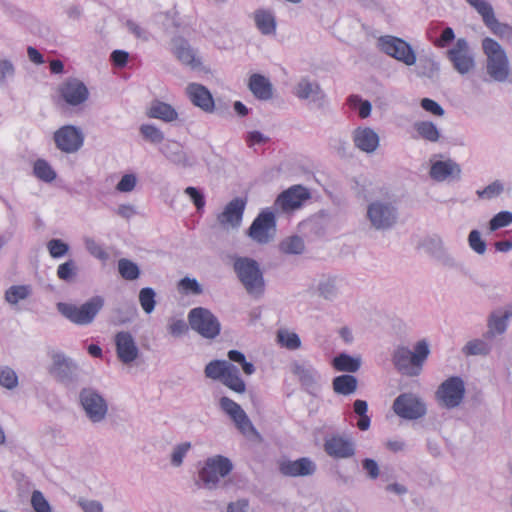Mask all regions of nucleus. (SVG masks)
<instances>
[{"mask_svg":"<svg viewBox=\"0 0 512 512\" xmlns=\"http://www.w3.org/2000/svg\"><path fill=\"white\" fill-rule=\"evenodd\" d=\"M413 127L417 136L425 141L437 143L441 139V132L432 121H417Z\"/></svg>","mask_w":512,"mask_h":512,"instance_id":"e433bc0d","label":"nucleus"},{"mask_svg":"<svg viewBox=\"0 0 512 512\" xmlns=\"http://www.w3.org/2000/svg\"><path fill=\"white\" fill-rule=\"evenodd\" d=\"M281 474L289 477L311 476L316 471V464L308 457L297 460H282L279 462Z\"/></svg>","mask_w":512,"mask_h":512,"instance_id":"393cba45","label":"nucleus"},{"mask_svg":"<svg viewBox=\"0 0 512 512\" xmlns=\"http://www.w3.org/2000/svg\"><path fill=\"white\" fill-rule=\"evenodd\" d=\"M234 270L246 292L253 297H260L264 292L265 281L259 264L248 257L237 258Z\"/></svg>","mask_w":512,"mask_h":512,"instance_id":"39448f33","label":"nucleus"},{"mask_svg":"<svg viewBox=\"0 0 512 512\" xmlns=\"http://www.w3.org/2000/svg\"><path fill=\"white\" fill-rule=\"evenodd\" d=\"M156 293L153 288L145 287L139 292V303L146 314H151L156 306Z\"/></svg>","mask_w":512,"mask_h":512,"instance_id":"3c124183","label":"nucleus"},{"mask_svg":"<svg viewBox=\"0 0 512 512\" xmlns=\"http://www.w3.org/2000/svg\"><path fill=\"white\" fill-rule=\"evenodd\" d=\"M342 280L336 276L324 275L317 284V293L327 301H334L340 295Z\"/></svg>","mask_w":512,"mask_h":512,"instance_id":"2f4dec72","label":"nucleus"},{"mask_svg":"<svg viewBox=\"0 0 512 512\" xmlns=\"http://www.w3.org/2000/svg\"><path fill=\"white\" fill-rule=\"evenodd\" d=\"M380 49L390 57L412 66L416 62V54L409 43L394 36H383L379 39Z\"/></svg>","mask_w":512,"mask_h":512,"instance_id":"f8f14e48","label":"nucleus"},{"mask_svg":"<svg viewBox=\"0 0 512 512\" xmlns=\"http://www.w3.org/2000/svg\"><path fill=\"white\" fill-rule=\"evenodd\" d=\"M228 361L235 362L241 365L243 372L246 375H252L255 373L256 368L253 363L246 360L245 355L238 350H229L227 353Z\"/></svg>","mask_w":512,"mask_h":512,"instance_id":"5fc2aeb1","label":"nucleus"},{"mask_svg":"<svg viewBox=\"0 0 512 512\" xmlns=\"http://www.w3.org/2000/svg\"><path fill=\"white\" fill-rule=\"evenodd\" d=\"M429 354V343L426 339H422L414 345L413 350L405 346L395 349L392 361L396 369L403 375L414 377L421 373Z\"/></svg>","mask_w":512,"mask_h":512,"instance_id":"f257e3e1","label":"nucleus"},{"mask_svg":"<svg viewBox=\"0 0 512 512\" xmlns=\"http://www.w3.org/2000/svg\"><path fill=\"white\" fill-rule=\"evenodd\" d=\"M248 87L259 100L267 101L273 97V85L264 75L252 74L249 78Z\"/></svg>","mask_w":512,"mask_h":512,"instance_id":"c756f323","label":"nucleus"},{"mask_svg":"<svg viewBox=\"0 0 512 512\" xmlns=\"http://www.w3.org/2000/svg\"><path fill=\"white\" fill-rule=\"evenodd\" d=\"M491 351V345L483 339L468 341L462 348L465 356H487Z\"/></svg>","mask_w":512,"mask_h":512,"instance_id":"a19ab883","label":"nucleus"},{"mask_svg":"<svg viewBox=\"0 0 512 512\" xmlns=\"http://www.w3.org/2000/svg\"><path fill=\"white\" fill-rule=\"evenodd\" d=\"M275 216L271 211H263L253 221L249 228V236L260 244H266L273 238Z\"/></svg>","mask_w":512,"mask_h":512,"instance_id":"4468645a","label":"nucleus"},{"mask_svg":"<svg viewBox=\"0 0 512 512\" xmlns=\"http://www.w3.org/2000/svg\"><path fill=\"white\" fill-rule=\"evenodd\" d=\"M59 93L63 100L71 106L82 104L89 96L86 85L76 78H69L64 81L59 88Z\"/></svg>","mask_w":512,"mask_h":512,"instance_id":"6ab92c4d","label":"nucleus"},{"mask_svg":"<svg viewBox=\"0 0 512 512\" xmlns=\"http://www.w3.org/2000/svg\"><path fill=\"white\" fill-rule=\"evenodd\" d=\"M481 47L486 56L487 74L496 82H505L510 73L509 59L505 50L491 37L483 38Z\"/></svg>","mask_w":512,"mask_h":512,"instance_id":"7ed1b4c3","label":"nucleus"},{"mask_svg":"<svg viewBox=\"0 0 512 512\" xmlns=\"http://www.w3.org/2000/svg\"><path fill=\"white\" fill-rule=\"evenodd\" d=\"M137 184V177L135 174H125L116 185V190L121 193H128L134 190Z\"/></svg>","mask_w":512,"mask_h":512,"instance_id":"69168bd1","label":"nucleus"},{"mask_svg":"<svg viewBox=\"0 0 512 512\" xmlns=\"http://www.w3.org/2000/svg\"><path fill=\"white\" fill-rule=\"evenodd\" d=\"M484 25L497 37L512 42V26L499 22L496 18L494 8L491 7L479 14Z\"/></svg>","mask_w":512,"mask_h":512,"instance_id":"c85d7f7f","label":"nucleus"},{"mask_svg":"<svg viewBox=\"0 0 512 512\" xmlns=\"http://www.w3.org/2000/svg\"><path fill=\"white\" fill-rule=\"evenodd\" d=\"M465 395L464 381L458 376L446 379L438 387L435 396L440 406L453 409L461 404Z\"/></svg>","mask_w":512,"mask_h":512,"instance_id":"9d476101","label":"nucleus"},{"mask_svg":"<svg viewBox=\"0 0 512 512\" xmlns=\"http://www.w3.org/2000/svg\"><path fill=\"white\" fill-rule=\"evenodd\" d=\"M446 56L454 70L461 75L468 74L475 69V56L465 38H458L453 47L447 50Z\"/></svg>","mask_w":512,"mask_h":512,"instance_id":"1a4fd4ad","label":"nucleus"},{"mask_svg":"<svg viewBox=\"0 0 512 512\" xmlns=\"http://www.w3.org/2000/svg\"><path fill=\"white\" fill-rule=\"evenodd\" d=\"M309 198L310 193L305 187L294 185L277 197L274 206L283 212L293 211L300 208Z\"/></svg>","mask_w":512,"mask_h":512,"instance_id":"dca6fc26","label":"nucleus"},{"mask_svg":"<svg viewBox=\"0 0 512 512\" xmlns=\"http://www.w3.org/2000/svg\"><path fill=\"white\" fill-rule=\"evenodd\" d=\"M233 470L231 460L222 455L208 457L198 472L203 487L208 490L217 489L221 480L228 476Z\"/></svg>","mask_w":512,"mask_h":512,"instance_id":"423d86ee","label":"nucleus"},{"mask_svg":"<svg viewBox=\"0 0 512 512\" xmlns=\"http://www.w3.org/2000/svg\"><path fill=\"white\" fill-rule=\"evenodd\" d=\"M47 247L50 255L53 258H60L64 256L69 250V246L60 239L50 240L47 244Z\"/></svg>","mask_w":512,"mask_h":512,"instance_id":"0e129e2a","label":"nucleus"},{"mask_svg":"<svg viewBox=\"0 0 512 512\" xmlns=\"http://www.w3.org/2000/svg\"><path fill=\"white\" fill-rule=\"evenodd\" d=\"M429 175L437 182H444L449 179L458 180L461 175V167L451 159L437 160L432 162Z\"/></svg>","mask_w":512,"mask_h":512,"instance_id":"bb28decb","label":"nucleus"},{"mask_svg":"<svg viewBox=\"0 0 512 512\" xmlns=\"http://www.w3.org/2000/svg\"><path fill=\"white\" fill-rule=\"evenodd\" d=\"M293 94L300 100L309 101L318 107L324 105L326 95L316 81L301 78L293 89Z\"/></svg>","mask_w":512,"mask_h":512,"instance_id":"aec40b11","label":"nucleus"},{"mask_svg":"<svg viewBox=\"0 0 512 512\" xmlns=\"http://www.w3.org/2000/svg\"><path fill=\"white\" fill-rule=\"evenodd\" d=\"M188 322L193 331L208 340L215 339L221 332V324L218 318L204 307L191 309L188 313Z\"/></svg>","mask_w":512,"mask_h":512,"instance_id":"0eeeda50","label":"nucleus"},{"mask_svg":"<svg viewBox=\"0 0 512 512\" xmlns=\"http://www.w3.org/2000/svg\"><path fill=\"white\" fill-rule=\"evenodd\" d=\"M393 410L399 417L407 420H417L427 412L424 401L413 393L400 394L393 402Z\"/></svg>","mask_w":512,"mask_h":512,"instance_id":"ddd939ff","label":"nucleus"},{"mask_svg":"<svg viewBox=\"0 0 512 512\" xmlns=\"http://www.w3.org/2000/svg\"><path fill=\"white\" fill-rule=\"evenodd\" d=\"M254 21L257 29L263 35H274L276 32V19L269 10L259 9L254 13Z\"/></svg>","mask_w":512,"mask_h":512,"instance_id":"f704fd0d","label":"nucleus"},{"mask_svg":"<svg viewBox=\"0 0 512 512\" xmlns=\"http://www.w3.org/2000/svg\"><path fill=\"white\" fill-rule=\"evenodd\" d=\"M246 202L242 198L231 200L217 216L219 224L226 228H238L241 225Z\"/></svg>","mask_w":512,"mask_h":512,"instance_id":"5701e85b","label":"nucleus"},{"mask_svg":"<svg viewBox=\"0 0 512 512\" xmlns=\"http://www.w3.org/2000/svg\"><path fill=\"white\" fill-rule=\"evenodd\" d=\"M31 505L35 512H51V506L44 497L43 493L35 490L31 496Z\"/></svg>","mask_w":512,"mask_h":512,"instance_id":"052dcab7","label":"nucleus"},{"mask_svg":"<svg viewBox=\"0 0 512 512\" xmlns=\"http://www.w3.org/2000/svg\"><path fill=\"white\" fill-rule=\"evenodd\" d=\"M186 94L194 106L206 113H212L214 111L213 96L204 85L190 83L186 87Z\"/></svg>","mask_w":512,"mask_h":512,"instance_id":"a878e982","label":"nucleus"},{"mask_svg":"<svg viewBox=\"0 0 512 512\" xmlns=\"http://www.w3.org/2000/svg\"><path fill=\"white\" fill-rule=\"evenodd\" d=\"M277 341L282 346L289 350H296L301 346L300 337L286 329H280L277 332Z\"/></svg>","mask_w":512,"mask_h":512,"instance_id":"c03bdc74","label":"nucleus"},{"mask_svg":"<svg viewBox=\"0 0 512 512\" xmlns=\"http://www.w3.org/2000/svg\"><path fill=\"white\" fill-rule=\"evenodd\" d=\"M347 102L352 109L358 111L360 118L365 119L370 116L372 105L368 100L362 99L359 95H350Z\"/></svg>","mask_w":512,"mask_h":512,"instance_id":"09e8293b","label":"nucleus"},{"mask_svg":"<svg viewBox=\"0 0 512 512\" xmlns=\"http://www.w3.org/2000/svg\"><path fill=\"white\" fill-rule=\"evenodd\" d=\"M291 372L298 377L300 383L309 392H312L320 379L318 371L309 362H293Z\"/></svg>","mask_w":512,"mask_h":512,"instance_id":"cd10ccee","label":"nucleus"},{"mask_svg":"<svg viewBox=\"0 0 512 512\" xmlns=\"http://www.w3.org/2000/svg\"><path fill=\"white\" fill-rule=\"evenodd\" d=\"M304 249V241L297 235L287 237L280 243V250L285 254L299 255Z\"/></svg>","mask_w":512,"mask_h":512,"instance_id":"37998d69","label":"nucleus"},{"mask_svg":"<svg viewBox=\"0 0 512 512\" xmlns=\"http://www.w3.org/2000/svg\"><path fill=\"white\" fill-rule=\"evenodd\" d=\"M171 50L173 55L183 65H186L191 69H199L201 67V58L186 39L182 37H174L171 41Z\"/></svg>","mask_w":512,"mask_h":512,"instance_id":"412c9836","label":"nucleus"},{"mask_svg":"<svg viewBox=\"0 0 512 512\" xmlns=\"http://www.w3.org/2000/svg\"><path fill=\"white\" fill-rule=\"evenodd\" d=\"M118 271L125 280H136L140 275L139 267L131 260L122 258L118 261Z\"/></svg>","mask_w":512,"mask_h":512,"instance_id":"de8ad7c7","label":"nucleus"},{"mask_svg":"<svg viewBox=\"0 0 512 512\" xmlns=\"http://www.w3.org/2000/svg\"><path fill=\"white\" fill-rule=\"evenodd\" d=\"M103 306L104 298L98 295L93 296L80 306L66 302L56 304V308L62 316L79 326L91 324Z\"/></svg>","mask_w":512,"mask_h":512,"instance_id":"20e7f679","label":"nucleus"},{"mask_svg":"<svg viewBox=\"0 0 512 512\" xmlns=\"http://www.w3.org/2000/svg\"><path fill=\"white\" fill-rule=\"evenodd\" d=\"M179 289L186 293L200 295L203 293V288L195 278L184 277L179 281Z\"/></svg>","mask_w":512,"mask_h":512,"instance_id":"680f3d73","label":"nucleus"},{"mask_svg":"<svg viewBox=\"0 0 512 512\" xmlns=\"http://www.w3.org/2000/svg\"><path fill=\"white\" fill-rule=\"evenodd\" d=\"M365 219L371 229L389 231L398 223V207L388 198L374 199L367 204Z\"/></svg>","mask_w":512,"mask_h":512,"instance_id":"f03ea898","label":"nucleus"},{"mask_svg":"<svg viewBox=\"0 0 512 512\" xmlns=\"http://www.w3.org/2000/svg\"><path fill=\"white\" fill-rule=\"evenodd\" d=\"M139 130L143 138L152 144H159L164 140V133L155 125L142 124Z\"/></svg>","mask_w":512,"mask_h":512,"instance_id":"864d4df0","label":"nucleus"},{"mask_svg":"<svg viewBox=\"0 0 512 512\" xmlns=\"http://www.w3.org/2000/svg\"><path fill=\"white\" fill-rule=\"evenodd\" d=\"M220 408L233 420L236 427L243 433L254 432V426L248 418L246 412L241 406L230 399L229 397H222L219 400Z\"/></svg>","mask_w":512,"mask_h":512,"instance_id":"a211bd4d","label":"nucleus"},{"mask_svg":"<svg viewBox=\"0 0 512 512\" xmlns=\"http://www.w3.org/2000/svg\"><path fill=\"white\" fill-rule=\"evenodd\" d=\"M232 365L233 364L227 360H212L205 366V376L212 380H220L222 382Z\"/></svg>","mask_w":512,"mask_h":512,"instance_id":"58836bf2","label":"nucleus"},{"mask_svg":"<svg viewBox=\"0 0 512 512\" xmlns=\"http://www.w3.org/2000/svg\"><path fill=\"white\" fill-rule=\"evenodd\" d=\"M357 378L350 374L337 376L332 381L333 390L339 395H351L357 390Z\"/></svg>","mask_w":512,"mask_h":512,"instance_id":"4c0bfd02","label":"nucleus"},{"mask_svg":"<svg viewBox=\"0 0 512 512\" xmlns=\"http://www.w3.org/2000/svg\"><path fill=\"white\" fill-rule=\"evenodd\" d=\"M79 402L91 423L98 424L105 421L109 409L108 402L96 389L83 388L79 393Z\"/></svg>","mask_w":512,"mask_h":512,"instance_id":"6e6552de","label":"nucleus"},{"mask_svg":"<svg viewBox=\"0 0 512 512\" xmlns=\"http://www.w3.org/2000/svg\"><path fill=\"white\" fill-rule=\"evenodd\" d=\"M52 364L50 374L60 383L70 385L78 381V366L63 352L54 351L51 353Z\"/></svg>","mask_w":512,"mask_h":512,"instance_id":"9b49d317","label":"nucleus"},{"mask_svg":"<svg viewBox=\"0 0 512 512\" xmlns=\"http://www.w3.org/2000/svg\"><path fill=\"white\" fill-rule=\"evenodd\" d=\"M84 242H85V247H86L87 251L92 256H94L95 258H97L99 260H103V261L108 259L107 252L94 239L86 238Z\"/></svg>","mask_w":512,"mask_h":512,"instance_id":"e2e57ef3","label":"nucleus"},{"mask_svg":"<svg viewBox=\"0 0 512 512\" xmlns=\"http://www.w3.org/2000/svg\"><path fill=\"white\" fill-rule=\"evenodd\" d=\"M354 146L366 154H373L380 145L379 134L371 127L360 126L353 130Z\"/></svg>","mask_w":512,"mask_h":512,"instance_id":"4be33fe9","label":"nucleus"},{"mask_svg":"<svg viewBox=\"0 0 512 512\" xmlns=\"http://www.w3.org/2000/svg\"><path fill=\"white\" fill-rule=\"evenodd\" d=\"M324 451L334 459H347L355 455V442L349 436L333 435L325 439Z\"/></svg>","mask_w":512,"mask_h":512,"instance_id":"f3484780","label":"nucleus"},{"mask_svg":"<svg viewBox=\"0 0 512 512\" xmlns=\"http://www.w3.org/2000/svg\"><path fill=\"white\" fill-rule=\"evenodd\" d=\"M16 74V67L12 60L0 58V88L5 87L13 80Z\"/></svg>","mask_w":512,"mask_h":512,"instance_id":"603ef678","label":"nucleus"},{"mask_svg":"<svg viewBox=\"0 0 512 512\" xmlns=\"http://www.w3.org/2000/svg\"><path fill=\"white\" fill-rule=\"evenodd\" d=\"M191 449L190 442H183L176 445L171 453L170 462L173 467H180L183 464V460L187 453Z\"/></svg>","mask_w":512,"mask_h":512,"instance_id":"4d7b16f0","label":"nucleus"},{"mask_svg":"<svg viewBox=\"0 0 512 512\" xmlns=\"http://www.w3.org/2000/svg\"><path fill=\"white\" fill-rule=\"evenodd\" d=\"M184 193L190 198L197 210H201L205 206L204 194L196 187L189 186Z\"/></svg>","mask_w":512,"mask_h":512,"instance_id":"338daca9","label":"nucleus"},{"mask_svg":"<svg viewBox=\"0 0 512 512\" xmlns=\"http://www.w3.org/2000/svg\"><path fill=\"white\" fill-rule=\"evenodd\" d=\"M33 170L35 176L44 182L49 183L56 178V172L53 170L50 164L43 159H38L34 163Z\"/></svg>","mask_w":512,"mask_h":512,"instance_id":"a18cd8bd","label":"nucleus"},{"mask_svg":"<svg viewBox=\"0 0 512 512\" xmlns=\"http://www.w3.org/2000/svg\"><path fill=\"white\" fill-rule=\"evenodd\" d=\"M19 384L18 375L15 370L9 366L1 365L0 366V386L13 390Z\"/></svg>","mask_w":512,"mask_h":512,"instance_id":"49530a36","label":"nucleus"},{"mask_svg":"<svg viewBox=\"0 0 512 512\" xmlns=\"http://www.w3.org/2000/svg\"><path fill=\"white\" fill-rule=\"evenodd\" d=\"M54 140L57 148L61 151L75 153L83 146L84 136L79 128L67 125L55 132Z\"/></svg>","mask_w":512,"mask_h":512,"instance_id":"2eb2a0df","label":"nucleus"},{"mask_svg":"<svg viewBox=\"0 0 512 512\" xmlns=\"http://www.w3.org/2000/svg\"><path fill=\"white\" fill-rule=\"evenodd\" d=\"M57 276L59 279L72 282L77 276V265L74 260H68L60 264L57 268Z\"/></svg>","mask_w":512,"mask_h":512,"instance_id":"6e6d98bb","label":"nucleus"},{"mask_svg":"<svg viewBox=\"0 0 512 512\" xmlns=\"http://www.w3.org/2000/svg\"><path fill=\"white\" fill-rule=\"evenodd\" d=\"M31 293V289L27 285L11 286L5 293V299L10 304H17L19 301L26 299Z\"/></svg>","mask_w":512,"mask_h":512,"instance_id":"8fccbe9b","label":"nucleus"},{"mask_svg":"<svg viewBox=\"0 0 512 512\" xmlns=\"http://www.w3.org/2000/svg\"><path fill=\"white\" fill-rule=\"evenodd\" d=\"M512 223V213L509 211H501L494 215L489 221V229L496 231L500 228L507 227Z\"/></svg>","mask_w":512,"mask_h":512,"instance_id":"bf43d9fd","label":"nucleus"},{"mask_svg":"<svg viewBox=\"0 0 512 512\" xmlns=\"http://www.w3.org/2000/svg\"><path fill=\"white\" fill-rule=\"evenodd\" d=\"M467 240L469 247L478 255H483L486 252L487 245L486 242L482 239L480 231H470Z\"/></svg>","mask_w":512,"mask_h":512,"instance_id":"13d9d810","label":"nucleus"},{"mask_svg":"<svg viewBox=\"0 0 512 512\" xmlns=\"http://www.w3.org/2000/svg\"><path fill=\"white\" fill-rule=\"evenodd\" d=\"M362 468L366 473V476L371 479L375 480L380 475V467L378 463L371 458H365L362 460Z\"/></svg>","mask_w":512,"mask_h":512,"instance_id":"774afa93","label":"nucleus"},{"mask_svg":"<svg viewBox=\"0 0 512 512\" xmlns=\"http://www.w3.org/2000/svg\"><path fill=\"white\" fill-rule=\"evenodd\" d=\"M115 346L117 356L124 364L134 362L139 356L138 346L134 337L129 332H118L115 335Z\"/></svg>","mask_w":512,"mask_h":512,"instance_id":"b1692460","label":"nucleus"},{"mask_svg":"<svg viewBox=\"0 0 512 512\" xmlns=\"http://www.w3.org/2000/svg\"><path fill=\"white\" fill-rule=\"evenodd\" d=\"M510 318H512V310L492 312L488 318L486 337L493 338L503 334L507 330Z\"/></svg>","mask_w":512,"mask_h":512,"instance_id":"7c9ffc66","label":"nucleus"},{"mask_svg":"<svg viewBox=\"0 0 512 512\" xmlns=\"http://www.w3.org/2000/svg\"><path fill=\"white\" fill-rule=\"evenodd\" d=\"M160 152L172 163L187 167L191 166V162L184 152L181 144L177 141H167L160 148Z\"/></svg>","mask_w":512,"mask_h":512,"instance_id":"473e14b6","label":"nucleus"},{"mask_svg":"<svg viewBox=\"0 0 512 512\" xmlns=\"http://www.w3.org/2000/svg\"><path fill=\"white\" fill-rule=\"evenodd\" d=\"M504 190V183L501 180H494L484 188L478 189L476 195L480 200L491 201L501 196Z\"/></svg>","mask_w":512,"mask_h":512,"instance_id":"79ce46f5","label":"nucleus"},{"mask_svg":"<svg viewBox=\"0 0 512 512\" xmlns=\"http://www.w3.org/2000/svg\"><path fill=\"white\" fill-rule=\"evenodd\" d=\"M362 365L360 356H351L347 353H340L332 360V366L336 371L355 373Z\"/></svg>","mask_w":512,"mask_h":512,"instance_id":"72a5a7b5","label":"nucleus"},{"mask_svg":"<svg viewBox=\"0 0 512 512\" xmlns=\"http://www.w3.org/2000/svg\"><path fill=\"white\" fill-rule=\"evenodd\" d=\"M148 116L167 123L178 119L177 111L170 104L161 101H155L151 104Z\"/></svg>","mask_w":512,"mask_h":512,"instance_id":"c9c22d12","label":"nucleus"},{"mask_svg":"<svg viewBox=\"0 0 512 512\" xmlns=\"http://www.w3.org/2000/svg\"><path fill=\"white\" fill-rule=\"evenodd\" d=\"M222 383L236 393L243 394L246 391V384L240 377L238 368L234 365L231 366V369L223 378Z\"/></svg>","mask_w":512,"mask_h":512,"instance_id":"ea45409f","label":"nucleus"}]
</instances>
